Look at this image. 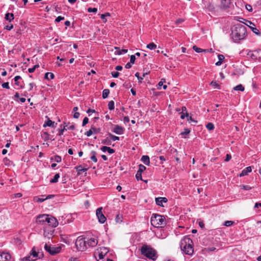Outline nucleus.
I'll use <instances>...</instances> for the list:
<instances>
[{
    "instance_id": "f257e3e1",
    "label": "nucleus",
    "mask_w": 261,
    "mask_h": 261,
    "mask_svg": "<svg viewBox=\"0 0 261 261\" xmlns=\"http://www.w3.org/2000/svg\"><path fill=\"white\" fill-rule=\"evenodd\" d=\"M246 28L245 26L238 24L234 25L231 33V38L234 42H238L245 38Z\"/></svg>"
},
{
    "instance_id": "f03ea898",
    "label": "nucleus",
    "mask_w": 261,
    "mask_h": 261,
    "mask_svg": "<svg viewBox=\"0 0 261 261\" xmlns=\"http://www.w3.org/2000/svg\"><path fill=\"white\" fill-rule=\"evenodd\" d=\"M193 243L188 237H184L180 241V247L181 251L188 255H191L194 252Z\"/></svg>"
},
{
    "instance_id": "7ed1b4c3",
    "label": "nucleus",
    "mask_w": 261,
    "mask_h": 261,
    "mask_svg": "<svg viewBox=\"0 0 261 261\" xmlns=\"http://www.w3.org/2000/svg\"><path fill=\"white\" fill-rule=\"evenodd\" d=\"M141 253L147 258L155 260L157 258V254L154 249L147 245H144L141 248Z\"/></svg>"
},
{
    "instance_id": "20e7f679",
    "label": "nucleus",
    "mask_w": 261,
    "mask_h": 261,
    "mask_svg": "<svg viewBox=\"0 0 261 261\" xmlns=\"http://www.w3.org/2000/svg\"><path fill=\"white\" fill-rule=\"evenodd\" d=\"M150 221L151 225L155 227H162L166 224L164 217L159 214H153Z\"/></svg>"
},
{
    "instance_id": "39448f33",
    "label": "nucleus",
    "mask_w": 261,
    "mask_h": 261,
    "mask_svg": "<svg viewBox=\"0 0 261 261\" xmlns=\"http://www.w3.org/2000/svg\"><path fill=\"white\" fill-rule=\"evenodd\" d=\"M75 246L78 250L83 251L87 249L86 241L82 236L79 237L75 242Z\"/></svg>"
},
{
    "instance_id": "423d86ee",
    "label": "nucleus",
    "mask_w": 261,
    "mask_h": 261,
    "mask_svg": "<svg viewBox=\"0 0 261 261\" xmlns=\"http://www.w3.org/2000/svg\"><path fill=\"white\" fill-rule=\"evenodd\" d=\"M45 250L51 255H55L59 253L61 251L60 247H55L50 245H47V243L44 245Z\"/></svg>"
},
{
    "instance_id": "0eeeda50",
    "label": "nucleus",
    "mask_w": 261,
    "mask_h": 261,
    "mask_svg": "<svg viewBox=\"0 0 261 261\" xmlns=\"http://www.w3.org/2000/svg\"><path fill=\"white\" fill-rule=\"evenodd\" d=\"M38 257V253L36 251L35 248L34 247L31 252L30 255L28 256H25L23 258V261H34L37 259Z\"/></svg>"
},
{
    "instance_id": "6e6552de",
    "label": "nucleus",
    "mask_w": 261,
    "mask_h": 261,
    "mask_svg": "<svg viewBox=\"0 0 261 261\" xmlns=\"http://www.w3.org/2000/svg\"><path fill=\"white\" fill-rule=\"evenodd\" d=\"M102 207L98 208L96 211V215L98 219V221L100 223H104L106 221V218L102 212Z\"/></svg>"
},
{
    "instance_id": "1a4fd4ad",
    "label": "nucleus",
    "mask_w": 261,
    "mask_h": 261,
    "mask_svg": "<svg viewBox=\"0 0 261 261\" xmlns=\"http://www.w3.org/2000/svg\"><path fill=\"white\" fill-rule=\"evenodd\" d=\"M108 252L109 249L107 248L100 247L97 249L96 254H98L99 259H101L103 258L104 256L107 254Z\"/></svg>"
},
{
    "instance_id": "9d476101",
    "label": "nucleus",
    "mask_w": 261,
    "mask_h": 261,
    "mask_svg": "<svg viewBox=\"0 0 261 261\" xmlns=\"http://www.w3.org/2000/svg\"><path fill=\"white\" fill-rule=\"evenodd\" d=\"M48 215L43 214L37 217L36 222L40 224H46L48 219Z\"/></svg>"
},
{
    "instance_id": "9b49d317",
    "label": "nucleus",
    "mask_w": 261,
    "mask_h": 261,
    "mask_svg": "<svg viewBox=\"0 0 261 261\" xmlns=\"http://www.w3.org/2000/svg\"><path fill=\"white\" fill-rule=\"evenodd\" d=\"M58 222L55 218L49 215L46 224H48L49 226L53 227H56L58 225Z\"/></svg>"
},
{
    "instance_id": "f8f14e48",
    "label": "nucleus",
    "mask_w": 261,
    "mask_h": 261,
    "mask_svg": "<svg viewBox=\"0 0 261 261\" xmlns=\"http://www.w3.org/2000/svg\"><path fill=\"white\" fill-rule=\"evenodd\" d=\"M245 24L246 25H247L248 27H249L251 29V30L252 31V32L254 33H255V34H256L257 35H259V30H257L256 28L255 25V24L253 23H252L250 21L246 20Z\"/></svg>"
},
{
    "instance_id": "ddd939ff",
    "label": "nucleus",
    "mask_w": 261,
    "mask_h": 261,
    "mask_svg": "<svg viewBox=\"0 0 261 261\" xmlns=\"http://www.w3.org/2000/svg\"><path fill=\"white\" fill-rule=\"evenodd\" d=\"M87 246L90 247H95L97 245L98 243V241L97 239L95 237L91 238L88 239L87 241H86Z\"/></svg>"
},
{
    "instance_id": "4468645a",
    "label": "nucleus",
    "mask_w": 261,
    "mask_h": 261,
    "mask_svg": "<svg viewBox=\"0 0 261 261\" xmlns=\"http://www.w3.org/2000/svg\"><path fill=\"white\" fill-rule=\"evenodd\" d=\"M11 258L9 253L0 252V261H9Z\"/></svg>"
},
{
    "instance_id": "2eb2a0df",
    "label": "nucleus",
    "mask_w": 261,
    "mask_h": 261,
    "mask_svg": "<svg viewBox=\"0 0 261 261\" xmlns=\"http://www.w3.org/2000/svg\"><path fill=\"white\" fill-rule=\"evenodd\" d=\"M231 0H221V8L223 9H226L230 7Z\"/></svg>"
},
{
    "instance_id": "dca6fc26",
    "label": "nucleus",
    "mask_w": 261,
    "mask_h": 261,
    "mask_svg": "<svg viewBox=\"0 0 261 261\" xmlns=\"http://www.w3.org/2000/svg\"><path fill=\"white\" fill-rule=\"evenodd\" d=\"M123 130L124 129L123 127L118 125H115L113 129V132L118 135L122 134L123 133Z\"/></svg>"
},
{
    "instance_id": "f3484780",
    "label": "nucleus",
    "mask_w": 261,
    "mask_h": 261,
    "mask_svg": "<svg viewBox=\"0 0 261 261\" xmlns=\"http://www.w3.org/2000/svg\"><path fill=\"white\" fill-rule=\"evenodd\" d=\"M252 56L254 57V59L261 61V49L253 51Z\"/></svg>"
},
{
    "instance_id": "a211bd4d",
    "label": "nucleus",
    "mask_w": 261,
    "mask_h": 261,
    "mask_svg": "<svg viewBox=\"0 0 261 261\" xmlns=\"http://www.w3.org/2000/svg\"><path fill=\"white\" fill-rule=\"evenodd\" d=\"M54 232V230H48L45 228L44 229L43 236L45 238L49 239L53 236Z\"/></svg>"
},
{
    "instance_id": "6ab92c4d",
    "label": "nucleus",
    "mask_w": 261,
    "mask_h": 261,
    "mask_svg": "<svg viewBox=\"0 0 261 261\" xmlns=\"http://www.w3.org/2000/svg\"><path fill=\"white\" fill-rule=\"evenodd\" d=\"M167 199L165 197H158L155 198L156 204L160 206H163V202H166Z\"/></svg>"
},
{
    "instance_id": "aec40b11",
    "label": "nucleus",
    "mask_w": 261,
    "mask_h": 261,
    "mask_svg": "<svg viewBox=\"0 0 261 261\" xmlns=\"http://www.w3.org/2000/svg\"><path fill=\"white\" fill-rule=\"evenodd\" d=\"M252 171V168L251 167H247L246 168H245L240 174V176H243L245 175H246L248 174V173L251 172Z\"/></svg>"
},
{
    "instance_id": "412c9836",
    "label": "nucleus",
    "mask_w": 261,
    "mask_h": 261,
    "mask_svg": "<svg viewBox=\"0 0 261 261\" xmlns=\"http://www.w3.org/2000/svg\"><path fill=\"white\" fill-rule=\"evenodd\" d=\"M56 125L57 123H55V122L52 121L50 119H48V120L44 124L43 126L46 127L47 126L55 128L56 127Z\"/></svg>"
},
{
    "instance_id": "4be33fe9",
    "label": "nucleus",
    "mask_w": 261,
    "mask_h": 261,
    "mask_svg": "<svg viewBox=\"0 0 261 261\" xmlns=\"http://www.w3.org/2000/svg\"><path fill=\"white\" fill-rule=\"evenodd\" d=\"M101 150L103 152L108 151L110 154H112L115 152L114 149L111 148L107 146H102L101 147Z\"/></svg>"
},
{
    "instance_id": "5701e85b",
    "label": "nucleus",
    "mask_w": 261,
    "mask_h": 261,
    "mask_svg": "<svg viewBox=\"0 0 261 261\" xmlns=\"http://www.w3.org/2000/svg\"><path fill=\"white\" fill-rule=\"evenodd\" d=\"M141 161L146 165H149L150 163L149 157L147 155H143L141 158Z\"/></svg>"
},
{
    "instance_id": "b1692460",
    "label": "nucleus",
    "mask_w": 261,
    "mask_h": 261,
    "mask_svg": "<svg viewBox=\"0 0 261 261\" xmlns=\"http://www.w3.org/2000/svg\"><path fill=\"white\" fill-rule=\"evenodd\" d=\"M218 59H219V61L216 63V66H220L222 64L223 61H224V56L223 55H220V54H219L218 55Z\"/></svg>"
},
{
    "instance_id": "393cba45",
    "label": "nucleus",
    "mask_w": 261,
    "mask_h": 261,
    "mask_svg": "<svg viewBox=\"0 0 261 261\" xmlns=\"http://www.w3.org/2000/svg\"><path fill=\"white\" fill-rule=\"evenodd\" d=\"M5 18L10 22L14 19V15L13 13H8L6 14Z\"/></svg>"
},
{
    "instance_id": "a878e982",
    "label": "nucleus",
    "mask_w": 261,
    "mask_h": 261,
    "mask_svg": "<svg viewBox=\"0 0 261 261\" xmlns=\"http://www.w3.org/2000/svg\"><path fill=\"white\" fill-rule=\"evenodd\" d=\"M233 90L236 91H244V87L243 86L242 84L238 85L235 87H233Z\"/></svg>"
},
{
    "instance_id": "bb28decb",
    "label": "nucleus",
    "mask_w": 261,
    "mask_h": 261,
    "mask_svg": "<svg viewBox=\"0 0 261 261\" xmlns=\"http://www.w3.org/2000/svg\"><path fill=\"white\" fill-rule=\"evenodd\" d=\"M54 77V75L53 73L51 72H47L45 74V79L47 80L53 79Z\"/></svg>"
},
{
    "instance_id": "cd10ccee",
    "label": "nucleus",
    "mask_w": 261,
    "mask_h": 261,
    "mask_svg": "<svg viewBox=\"0 0 261 261\" xmlns=\"http://www.w3.org/2000/svg\"><path fill=\"white\" fill-rule=\"evenodd\" d=\"M50 160L57 163H60L61 162L62 159L61 157L59 155H55L54 156V158H51Z\"/></svg>"
},
{
    "instance_id": "c85d7f7f",
    "label": "nucleus",
    "mask_w": 261,
    "mask_h": 261,
    "mask_svg": "<svg viewBox=\"0 0 261 261\" xmlns=\"http://www.w3.org/2000/svg\"><path fill=\"white\" fill-rule=\"evenodd\" d=\"M115 49L117 50V54L118 55H122L124 54L127 52V49H119L118 47H115Z\"/></svg>"
},
{
    "instance_id": "c756f323",
    "label": "nucleus",
    "mask_w": 261,
    "mask_h": 261,
    "mask_svg": "<svg viewBox=\"0 0 261 261\" xmlns=\"http://www.w3.org/2000/svg\"><path fill=\"white\" fill-rule=\"evenodd\" d=\"M110 93V91L108 89H104L102 91V97L105 99L106 98Z\"/></svg>"
},
{
    "instance_id": "7c9ffc66",
    "label": "nucleus",
    "mask_w": 261,
    "mask_h": 261,
    "mask_svg": "<svg viewBox=\"0 0 261 261\" xmlns=\"http://www.w3.org/2000/svg\"><path fill=\"white\" fill-rule=\"evenodd\" d=\"M60 177V175L59 173H57L55 175L54 178L50 180V182L52 183H56L58 181L59 178Z\"/></svg>"
},
{
    "instance_id": "2f4dec72",
    "label": "nucleus",
    "mask_w": 261,
    "mask_h": 261,
    "mask_svg": "<svg viewBox=\"0 0 261 261\" xmlns=\"http://www.w3.org/2000/svg\"><path fill=\"white\" fill-rule=\"evenodd\" d=\"M147 48L153 50L155 49L156 47V45L154 43H150L147 45Z\"/></svg>"
},
{
    "instance_id": "473e14b6",
    "label": "nucleus",
    "mask_w": 261,
    "mask_h": 261,
    "mask_svg": "<svg viewBox=\"0 0 261 261\" xmlns=\"http://www.w3.org/2000/svg\"><path fill=\"white\" fill-rule=\"evenodd\" d=\"M193 49L196 52V53H201V52H206V50H203L200 48H199L197 47L196 46L194 45L193 47Z\"/></svg>"
},
{
    "instance_id": "72a5a7b5",
    "label": "nucleus",
    "mask_w": 261,
    "mask_h": 261,
    "mask_svg": "<svg viewBox=\"0 0 261 261\" xmlns=\"http://www.w3.org/2000/svg\"><path fill=\"white\" fill-rule=\"evenodd\" d=\"M91 159L95 163L97 162V158L95 156V154H96V152L95 151H92L91 152Z\"/></svg>"
},
{
    "instance_id": "f704fd0d",
    "label": "nucleus",
    "mask_w": 261,
    "mask_h": 261,
    "mask_svg": "<svg viewBox=\"0 0 261 261\" xmlns=\"http://www.w3.org/2000/svg\"><path fill=\"white\" fill-rule=\"evenodd\" d=\"M207 129L210 130H213L214 128V125L212 123H208L206 126Z\"/></svg>"
},
{
    "instance_id": "c9c22d12",
    "label": "nucleus",
    "mask_w": 261,
    "mask_h": 261,
    "mask_svg": "<svg viewBox=\"0 0 261 261\" xmlns=\"http://www.w3.org/2000/svg\"><path fill=\"white\" fill-rule=\"evenodd\" d=\"M165 82H166V81L165 79H161V81L158 84L157 88L158 89H161V87L163 85V84L164 83H165Z\"/></svg>"
},
{
    "instance_id": "e433bc0d",
    "label": "nucleus",
    "mask_w": 261,
    "mask_h": 261,
    "mask_svg": "<svg viewBox=\"0 0 261 261\" xmlns=\"http://www.w3.org/2000/svg\"><path fill=\"white\" fill-rule=\"evenodd\" d=\"M211 85L214 88L220 89L219 85L217 83L216 81H212L211 83Z\"/></svg>"
},
{
    "instance_id": "4c0bfd02",
    "label": "nucleus",
    "mask_w": 261,
    "mask_h": 261,
    "mask_svg": "<svg viewBox=\"0 0 261 261\" xmlns=\"http://www.w3.org/2000/svg\"><path fill=\"white\" fill-rule=\"evenodd\" d=\"M108 107L110 110H112L114 109V102L113 101H110L108 103Z\"/></svg>"
},
{
    "instance_id": "58836bf2",
    "label": "nucleus",
    "mask_w": 261,
    "mask_h": 261,
    "mask_svg": "<svg viewBox=\"0 0 261 261\" xmlns=\"http://www.w3.org/2000/svg\"><path fill=\"white\" fill-rule=\"evenodd\" d=\"M46 200L45 198H39L38 197H34V200L38 202H42Z\"/></svg>"
},
{
    "instance_id": "ea45409f",
    "label": "nucleus",
    "mask_w": 261,
    "mask_h": 261,
    "mask_svg": "<svg viewBox=\"0 0 261 261\" xmlns=\"http://www.w3.org/2000/svg\"><path fill=\"white\" fill-rule=\"evenodd\" d=\"M146 169V167L142 165H140L139 167V170L137 172H140L142 173Z\"/></svg>"
},
{
    "instance_id": "a19ab883",
    "label": "nucleus",
    "mask_w": 261,
    "mask_h": 261,
    "mask_svg": "<svg viewBox=\"0 0 261 261\" xmlns=\"http://www.w3.org/2000/svg\"><path fill=\"white\" fill-rule=\"evenodd\" d=\"M190 133V130L188 128H185L184 131L180 133V135H188Z\"/></svg>"
},
{
    "instance_id": "79ce46f5",
    "label": "nucleus",
    "mask_w": 261,
    "mask_h": 261,
    "mask_svg": "<svg viewBox=\"0 0 261 261\" xmlns=\"http://www.w3.org/2000/svg\"><path fill=\"white\" fill-rule=\"evenodd\" d=\"M180 113H181V115H180L181 119H184L185 117H187V118L188 117L189 114L187 112Z\"/></svg>"
},
{
    "instance_id": "37998d69",
    "label": "nucleus",
    "mask_w": 261,
    "mask_h": 261,
    "mask_svg": "<svg viewBox=\"0 0 261 261\" xmlns=\"http://www.w3.org/2000/svg\"><path fill=\"white\" fill-rule=\"evenodd\" d=\"M109 136H110V137L111 139L113 141H117V140H119V138L118 137L116 136H114V135H112V134H109Z\"/></svg>"
},
{
    "instance_id": "c03bdc74",
    "label": "nucleus",
    "mask_w": 261,
    "mask_h": 261,
    "mask_svg": "<svg viewBox=\"0 0 261 261\" xmlns=\"http://www.w3.org/2000/svg\"><path fill=\"white\" fill-rule=\"evenodd\" d=\"M39 67V65H35V66H34L32 68H29L28 69V71L30 72V73H32L36 69V68H38Z\"/></svg>"
},
{
    "instance_id": "a18cd8bd",
    "label": "nucleus",
    "mask_w": 261,
    "mask_h": 261,
    "mask_svg": "<svg viewBox=\"0 0 261 261\" xmlns=\"http://www.w3.org/2000/svg\"><path fill=\"white\" fill-rule=\"evenodd\" d=\"M233 223V221H226L224 222V225L227 226V227H228V226H230L231 225H232Z\"/></svg>"
},
{
    "instance_id": "49530a36",
    "label": "nucleus",
    "mask_w": 261,
    "mask_h": 261,
    "mask_svg": "<svg viewBox=\"0 0 261 261\" xmlns=\"http://www.w3.org/2000/svg\"><path fill=\"white\" fill-rule=\"evenodd\" d=\"M91 129H92V130H93V133H95V134H97L100 132V129L96 128V127H95L93 126H91Z\"/></svg>"
},
{
    "instance_id": "de8ad7c7",
    "label": "nucleus",
    "mask_w": 261,
    "mask_h": 261,
    "mask_svg": "<svg viewBox=\"0 0 261 261\" xmlns=\"http://www.w3.org/2000/svg\"><path fill=\"white\" fill-rule=\"evenodd\" d=\"M97 11V9L96 8H89L88 9V12H93L96 13Z\"/></svg>"
},
{
    "instance_id": "09e8293b",
    "label": "nucleus",
    "mask_w": 261,
    "mask_h": 261,
    "mask_svg": "<svg viewBox=\"0 0 261 261\" xmlns=\"http://www.w3.org/2000/svg\"><path fill=\"white\" fill-rule=\"evenodd\" d=\"M241 188L245 190H249L252 189V187L248 185H243L241 186Z\"/></svg>"
},
{
    "instance_id": "8fccbe9b",
    "label": "nucleus",
    "mask_w": 261,
    "mask_h": 261,
    "mask_svg": "<svg viewBox=\"0 0 261 261\" xmlns=\"http://www.w3.org/2000/svg\"><path fill=\"white\" fill-rule=\"evenodd\" d=\"M142 173L139 172H137V174H136V177L138 180H142Z\"/></svg>"
},
{
    "instance_id": "3c124183",
    "label": "nucleus",
    "mask_w": 261,
    "mask_h": 261,
    "mask_svg": "<svg viewBox=\"0 0 261 261\" xmlns=\"http://www.w3.org/2000/svg\"><path fill=\"white\" fill-rule=\"evenodd\" d=\"M245 8L248 11H249V12L252 11V8L250 5H249V4L246 5Z\"/></svg>"
},
{
    "instance_id": "603ef678",
    "label": "nucleus",
    "mask_w": 261,
    "mask_h": 261,
    "mask_svg": "<svg viewBox=\"0 0 261 261\" xmlns=\"http://www.w3.org/2000/svg\"><path fill=\"white\" fill-rule=\"evenodd\" d=\"M187 120L189 122H194L195 123H196L197 122V121L196 120H195L193 119L191 116H188V117H187Z\"/></svg>"
},
{
    "instance_id": "864d4df0",
    "label": "nucleus",
    "mask_w": 261,
    "mask_h": 261,
    "mask_svg": "<svg viewBox=\"0 0 261 261\" xmlns=\"http://www.w3.org/2000/svg\"><path fill=\"white\" fill-rule=\"evenodd\" d=\"M89 119L87 117H85L83 121V126H85L88 123Z\"/></svg>"
},
{
    "instance_id": "5fc2aeb1",
    "label": "nucleus",
    "mask_w": 261,
    "mask_h": 261,
    "mask_svg": "<svg viewBox=\"0 0 261 261\" xmlns=\"http://www.w3.org/2000/svg\"><path fill=\"white\" fill-rule=\"evenodd\" d=\"M2 87L4 88H6V89H8L10 88L8 82H6V83H3L2 84Z\"/></svg>"
},
{
    "instance_id": "6e6d98bb",
    "label": "nucleus",
    "mask_w": 261,
    "mask_h": 261,
    "mask_svg": "<svg viewBox=\"0 0 261 261\" xmlns=\"http://www.w3.org/2000/svg\"><path fill=\"white\" fill-rule=\"evenodd\" d=\"M92 134H93V132L90 128V129H89L88 132H87L85 134L87 136L90 137V136H91L92 135Z\"/></svg>"
},
{
    "instance_id": "4d7b16f0",
    "label": "nucleus",
    "mask_w": 261,
    "mask_h": 261,
    "mask_svg": "<svg viewBox=\"0 0 261 261\" xmlns=\"http://www.w3.org/2000/svg\"><path fill=\"white\" fill-rule=\"evenodd\" d=\"M136 60L135 55H132L130 56V62L134 64Z\"/></svg>"
},
{
    "instance_id": "13d9d810",
    "label": "nucleus",
    "mask_w": 261,
    "mask_h": 261,
    "mask_svg": "<svg viewBox=\"0 0 261 261\" xmlns=\"http://www.w3.org/2000/svg\"><path fill=\"white\" fill-rule=\"evenodd\" d=\"M13 25L12 24H9V25H6L5 27V29L7 30H11V29H13Z\"/></svg>"
},
{
    "instance_id": "bf43d9fd",
    "label": "nucleus",
    "mask_w": 261,
    "mask_h": 261,
    "mask_svg": "<svg viewBox=\"0 0 261 261\" xmlns=\"http://www.w3.org/2000/svg\"><path fill=\"white\" fill-rule=\"evenodd\" d=\"M65 130H66L65 126H64L63 128L59 129V135L61 136L63 135V132Z\"/></svg>"
},
{
    "instance_id": "052dcab7",
    "label": "nucleus",
    "mask_w": 261,
    "mask_h": 261,
    "mask_svg": "<svg viewBox=\"0 0 261 261\" xmlns=\"http://www.w3.org/2000/svg\"><path fill=\"white\" fill-rule=\"evenodd\" d=\"M21 77L20 76H16L15 77H14V81L15 82V84L16 85H18V82L17 81H18V80L20 79Z\"/></svg>"
},
{
    "instance_id": "680f3d73",
    "label": "nucleus",
    "mask_w": 261,
    "mask_h": 261,
    "mask_svg": "<svg viewBox=\"0 0 261 261\" xmlns=\"http://www.w3.org/2000/svg\"><path fill=\"white\" fill-rule=\"evenodd\" d=\"M64 19V17H62V16H58L56 19V22H60V21Z\"/></svg>"
},
{
    "instance_id": "e2e57ef3",
    "label": "nucleus",
    "mask_w": 261,
    "mask_h": 261,
    "mask_svg": "<svg viewBox=\"0 0 261 261\" xmlns=\"http://www.w3.org/2000/svg\"><path fill=\"white\" fill-rule=\"evenodd\" d=\"M112 75L114 77H118L119 75V73L118 72H112Z\"/></svg>"
},
{
    "instance_id": "0e129e2a",
    "label": "nucleus",
    "mask_w": 261,
    "mask_h": 261,
    "mask_svg": "<svg viewBox=\"0 0 261 261\" xmlns=\"http://www.w3.org/2000/svg\"><path fill=\"white\" fill-rule=\"evenodd\" d=\"M231 158V156L230 154H227L226 156V159H225V161L226 162L229 161Z\"/></svg>"
},
{
    "instance_id": "69168bd1",
    "label": "nucleus",
    "mask_w": 261,
    "mask_h": 261,
    "mask_svg": "<svg viewBox=\"0 0 261 261\" xmlns=\"http://www.w3.org/2000/svg\"><path fill=\"white\" fill-rule=\"evenodd\" d=\"M135 76L138 78V79L139 80V82H141V80H143V77H140L139 73V72L136 73Z\"/></svg>"
},
{
    "instance_id": "338daca9",
    "label": "nucleus",
    "mask_w": 261,
    "mask_h": 261,
    "mask_svg": "<svg viewBox=\"0 0 261 261\" xmlns=\"http://www.w3.org/2000/svg\"><path fill=\"white\" fill-rule=\"evenodd\" d=\"M100 18L103 20V22H106V14H101Z\"/></svg>"
},
{
    "instance_id": "774afa93",
    "label": "nucleus",
    "mask_w": 261,
    "mask_h": 261,
    "mask_svg": "<svg viewBox=\"0 0 261 261\" xmlns=\"http://www.w3.org/2000/svg\"><path fill=\"white\" fill-rule=\"evenodd\" d=\"M123 121L124 123H128L129 121V119L128 117L125 116L123 118Z\"/></svg>"
}]
</instances>
